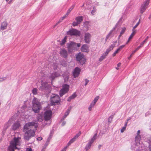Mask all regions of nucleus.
I'll use <instances>...</instances> for the list:
<instances>
[{
    "mask_svg": "<svg viewBox=\"0 0 151 151\" xmlns=\"http://www.w3.org/2000/svg\"><path fill=\"white\" fill-rule=\"evenodd\" d=\"M34 126L35 129L37 127V124L34 122H29L26 123L24 126L23 131L25 133L24 139L28 141L31 137L35 136V132L34 129H31Z\"/></svg>",
    "mask_w": 151,
    "mask_h": 151,
    "instance_id": "f257e3e1",
    "label": "nucleus"
},
{
    "mask_svg": "<svg viewBox=\"0 0 151 151\" xmlns=\"http://www.w3.org/2000/svg\"><path fill=\"white\" fill-rule=\"evenodd\" d=\"M20 137H14L10 142V145L8 148V151H14V150L16 149L19 150L18 146L20 145Z\"/></svg>",
    "mask_w": 151,
    "mask_h": 151,
    "instance_id": "f03ea898",
    "label": "nucleus"
},
{
    "mask_svg": "<svg viewBox=\"0 0 151 151\" xmlns=\"http://www.w3.org/2000/svg\"><path fill=\"white\" fill-rule=\"evenodd\" d=\"M150 0H146L142 4L140 8V12L142 14L147 8L150 3Z\"/></svg>",
    "mask_w": 151,
    "mask_h": 151,
    "instance_id": "7ed1b4c3",
    "label": "nucleus"
},
{
    "mask_svg": "<svg viewBox=\"0 0 151 151\" xmlns=\"http://www.w3.org/2000/svg\"><path fill=\"white\" fill-rule=\"evenodd\" d=\"M77 61L79 62L80 64L83 65L86 62V59L85 57L83 54L79 53L77 55L76 57Z\"/></svg>",
    "mask_w": 151,
    "mask_h": 151,
    "instance_id": "20e7f679",
    "label": "nucleus"
},
{
    "mask_svg": "<svg viewBox=\"0 0 151 151\" xmlns=\"http://www.w3.org/2000/svg\"><path fill=\"white\" fill-rule=\"evenodd\" d=\"M69 86L68 85L65 84L63 86L62 89L59 91V94L60 96H63L69 91Z\"/></svg>",
    "mask_w": 151,
    "mask_h": 151,
    "instance_id": "39448f33",
    "label": "nucleus"
},
{
    "mask_svg": "<svg viewBox=\"0 0 151 151\" xmlns=\"http://www.w3.org/2000/svg\"><path fill=\"white\" fill-rule=\"evenodd\" d=\"M51 102L53 104L55 103H57L60 100V98L59 96L55 94H53L51 97Z\"/></svg>",
    "mask_w": 151,
    "mask_h": 151,
    "instance_id": "423d86ee",
    "label": "nucleus"
},
{
    "mask_svg": "<svg viewBox=\"0 0 151 151\" xmlns=\"http://www.w3.org/2000/svg\"><path fill=\"white\" fill-rule=\"evenodd\" d=\"M67 34L71 36H79L80 34V32L75 29H72L67 32Z\"/></svg>",
    "mask_w": 151,
    "mask_h": 151,
    "instance_id": "0eeeda50",
    "label": "nucleus"
},
{
    "mask_svg": "<svg viewBox=\"0 0 151 151\" xmlns=\"http://www.w3.org/2000/svg\"><path fill=\"white\" fill-rule=\"evenodd\" d=\"M52 112L50 110L46 111L44 113V119L46 121L50 120L52 117Z\"/></svg>",
    "mask_w": 151,
    "mask_h": 151,
    "instance_id": "6e6552de",
    "label": "nucleus"
},
{
    "mask_svg": "<svg viewBox=\"0 0 151 151\" xmlns=\"http://www.w3.org/2000/svg\"><path fill=\"white\" fill-rule=\"evenodd\" d=\"M50 86L47 82H44L42 83L41 86L40 87V89L41 90H50Z\"/></svg>",
    "mask_w": 151,
    "mask_h": 151,
    "instance_id": "1a4fd4ad",
    "label": "nucleus"
},
{
    "mask_svg": "<svg viewBox=\"0 0 151 151\" xmlns=\"http://www.w3.org/2000/svg\"><path fill=\"white\" fill-rule=\"evenodd\" d=\"M76 46V43L75 42H72L68 44V51L69 52H71L74 49Z\"/></svg>",
    "mask_w": 151,
    "mask_h": 151,
    "instance_id": "9d476101",
    "label": "nucleus"
},
{
    "mask_svg": "<svg viewBox=\"0 0 151 151\" xmlns=\"http://www.w3.org/2000/svg\"><path fill=\"white\" fill-rule=\"evenodd\" d=\"M80 131L73 138L71 139L67 144L68 146L70 145L81 134Z\"/></svg>",
    "mask_w": 151,
    "mask_h": 151,
    "instance_id": "9b49d317",
    "label": "nucleus"
},
{
    "mask_svg": "<svg viewBox=\"0 0 151 151\" xmlns=\"http://www.w3.org/2000/svg\"><path fill=\"white\" fill-rule=\"evenodd\" d=\"M60 54L61 56L64 58L67 57L68 55L67 51L65 49H61L60 51Z\"/></svg>",
    "mask_w": 151,
    "mask_h": 151,
    "instance_id": "f8f14e48",
    "label": "nucleus"
},
{
    "mask_svg": "<svg viewBox=\"0 0 151 151\" xmlns=\"http://www.w3.org/2000/svg\"><path fill=\"white\" fill-rule=\"evenodd\" d=\"M91 35L89 33H85L84 36V40L85 42L88 43L90 41V39L91 37Z\"/></svg>",
    "mask_w": 151,
    "mask_h": 151,
    "instance_id": "ddd939ff",
    "label": "nucleus"
},
{
    "mask_svg": "<svg viewBox=\"0 0 151 151\" xmlns=\"http://www.w3.org/2000/svg\"><path fill=\"white\" fill-rule=\"evenodd\" d=\"M81 71V69L78 67H76L73 72V76L75 78L78 77Z\"/></svg>",
    "mask_w": 151,
    "mask_h": 151,
    "instance_id": "4468645a",
    "label": "nucleus"
},
{
    "mask_svg": "<svg viewBox=\"0 0 151 151\" xmlns=\"http://www.w3.org/2000/svg\"><path fill=\"white\" fill-rule=\"evenodd\" d=\"M41 108V105H36L34 106L32 105V109L35 113L38 112Z\"/></svg>",
    "mask_w": 151,
    "mask_h": 151,
    "instance_id": "2eb2a0df",
    "label": "nucleus"
},
{
    "mask_svg": "<svg viewBox=\"0 0 151 151\" xmlns=\"http://www.w3.org/2000/svg\"><path fill=\"white\" fill-rule=\"evenodd\" d=\"M32 104L34 105V106L36 105H41L40 101L37 98H34L32 101Z\"/></svg>",
    "mask_w": 151,
    "mask_h": 151,
    "instance_id": "dca6fc26",
    "label": "nucleus"
},
{
    "mask_svg": "<svg viewBox=\"0 0 151 151\" xmlns=\"http://www.w3.org/2000/svg\"><path fill=\"white\" fill-rule=\"evenodd\" d=\"M60 74L57 73H52L49 76V78L52 81L55 77L60 76Z\"/></svg>",
    "mask_w": 151,
    "mask_h": 151,
    "instance_id": "f3484780",
    "label": "nucleus"
},
{
    "mask_svg": "<svg viewBox=\"0 0 151 151\" xmlns=\"http://www.w3.org/2000/svg\"><path fill=\"white\" fill-rule=\"evenodd\" d=\"M109 52V50H106V52L102 55L99 58V61L101 62L106 57Z\"/></svg>",
    "mask_w": 151,
    "mask_h": 151,
    "instance_id": "a211bd4d",
    "label": "nucleus"
},
{
    "mask_svg": "<svg viewBox=\"0 0 151 151\" xmlns=\"http://www.w3.org/2000/svg\"><path fill=\"white\" fill-rule=\"evenodd\" d=\"M20 125L19 122H17L15 123L13 125L12 128L14 130H16L18 129L20 126Z\"/></svg>",
    "mask_w": 151,
    "mask_h": 151,
    "instance_id": "6ab92c4d",
    "label": "nucleus"
},
{
    "mask_svg": "<svg viewBox=\"0 0 151 151\" xmlns=\"http://www.w3.org/2000/svg\"><path fill=\"white\" fill-rule=\"evenodd\" d=\"M8 24L6 21H5L2 22L1 23V28L2 30H4L6 29L7 27Z\"/></svg>",
    "mask_w": 151,
    "mask_h": 151,
    "instance_id": "aec40b11",
    "label": "nucleus"
},
{
    "mask_svg": "<svg viewBox=\"0 0 151 151\" xmlns=\"http://www.w3.org/2000/svg\"><path fill=\"white\" fill-rule=\"evenodd\" d=\"M81 50L84 52H88V45H84L81 48Z\"/></svg>",
    "mask_w": 151,
    "mask_h": 151,
    "instance_id": "412c9836",
    "label": "nucleus"
},
{
    "mask_svg": "<svg viewBox=\"0 0 151 151\" xmlns=\"http://www.w3.org/2000/svg\"><path fill=\"white\" fill-rule=\"evenodd\" d=\"M117 43V41H116L112 42V44L109 47V48L107 49L106 50H109V52L111 50H112L115 47Z\"/></svg>",
    "mask_w": 151,
    "mask_h": 151,
    "instance_id": "4be33fe9",
    "label": "nucleus"
},
{
    "mask_svg": "<svg viewBox=\"0 0 151 151\" xmlns=\"http://www.w3.org/2000/svg\"><path fill=\"white\" fill-rule=\"evenodd\" d=\"M141 139V137L140 135H137L135 137V140L137 142L136 144L137 146L140 144L139 141Z\"/></svg>",
    "mask_w": 151,
    "mask_h": 151,
    "instance_id": "5701e85b",
    "label": "nucleus"
},
{
    "mask_svg": "<svg viewBox=\"0 0 151 151\" xmlns=\"http://www.w3.org/2000/svg\"><path fill=\"white\" fill-rule=\"evenodd\" d=\"M76 20L80 24L83 19V17L82 16H79L76 18Z\"/></svg>",
    "mask_w": 151,
    "mask_h": 151,
    "instance_id": "b1692460",
    "label": "nucleus"
},
{
    "mask_svg": "<svg viewBox=\"0 0 151 151\" xmlns=\"http://www.w3.org/2000/svg\"><path fill=\"white\" fill-rule=\"evenodd\" d=\"M132 33L131 34L129 37L128 38V40H127V42L126 43V44H127L129 43V42L130 40L132 39V37H133L134 36V35H135V33H136V32L134 31H132Z\"/></svg>",
    "mask_w": 151,
    "mask_h": 151,
    "instance_id": "393cba45",
    "label": "nucleus"
},
{
    "mask_svg": "<svg viewBox=\"0 0 151 151\" xmlns=\"http://www.w3.org/2000/svg\"><path fill=\"white\" fill-rule=\"evenodd\" d=\"M76 96L77 95L76 93H74L72 95L68 98V101H70L72 99H74Z\"/></svg>",
    "mask_w": 151,
    "mask_h": 151,
    "instance_id": "a878e982",
    "label": "nucleus"
},
{
    "mask_svg": "<svg viewBox=\"0 0 151 151\" xmlns=\"http://www.w3.org/2000/svg\"><path fill=\"white\" fill-rule=\"evenodd\" d=\"M43 116L40 114H38L37 117V119L39 122H42L43 120Z\"/></svg>",
    "mask_w": 151,
    "mask_h": 151,
    "instance_id": "bb28decb",
    "label": "nucleus"
},
{
    "mask_svg": "<svg viewBox=\"0 0 151 151\" xmlns=\"http://www.w3.org/2000/svg\"><path fill=\"white\" fill-rule=\"evenodd\" d=\"M140 22V19L139 21V22L136 24L133 27L132 31H134L136 32V30L135 29L138 26Z\"/></svg>",
    "mask_w": 151,
    "mask_h": 151,
    "instance_id": "cd10ccee",
    "label": "nucleus"
},
{
    "mask_svg": "<svg viewBox=\"0 0 151 151\" xmlns=\"http://www.w3.org/2000/svg\"><path fill=\"white\" fill-rule=\"evenodd\" d=\"M92 144V143L90 142H89L88 143V144L85 147V149L86 151L88 150V149L90 148Z\"/></svg>",
    "mask_w": 151,
    "mask_h": 151,
    "instance_id": "c85d7f7f",
    "label": "nucleus"
},
{
    "mask_svg": "<svg viewBox=\"0 0 151 151\" xmlns=\"http://www.w3.org/2000/svg\"><path fill=\"white\" fill-rule=\"evenodd\" d=\"M74 7V5H73L71 6L68 10L67 13H66V15H68L70 13L71 10L73 9Z\"/></svg>",
    "mask_w": 151,
    "mask_h": 151,
    "instance_id": "c756f323",
    "label": "nucleus"
},
{
    "mask_svg": "<svg viewBox=\"0 0 151 151\" xmlns=\"http://www.w3.org/2000/svg\"><path fill=\"white\" fill-rule=\"evenodd\" d=\"M95 104L92 102L90 104L88 110L89 111H91L92 109V108L95 105Z\"/></svg>",
    "mask_w": 151,
    "mask_h": 151,
    "instance_id": "7c9ffc66",
    "label": "nucleus"
},
{
    "mask_svg": "<svg viewBox=\"0 0 151 151\" xmlns=\"http://www.w3.org/2000/svg\"><path fill=\"white\" fill-rule=\"evenodd\" d=\"M96 136L97 134H96L89 142L92 143L96 139Z\"/></svg>",
    "mask_w": 151,
    "mask_h": 151,
    "instance_id": "2f4dec72",
    "label": "nucleus"
},
{
    "mask_svg": "<svg viewBox=\"0 0 151 151\" xmlns=\"http://www.w3.org/2000/svg\"><path fill=\"white\" fill-rule=\"evenodd\" d=\"M112 33V32L110 31L109 33L108 34V35L106 36V38H105V43L106 42L107 40L109 39V37H110Z\"/></svg>",
    "mask_w": 151,
    "mask_h": 151,
    "instance_id": "473e14b6",
    "label": "nucleus"
},
{
    "mask_svg": "<svg viewBox=\"0 0 151 151\" xmlns=\"http://www.w3.org/2000/svg\"><path fill=\"white\" fill-rule=\"evenodd\" d=\"M67 37L66 36H65L64 39L62 40L61 43H60V45H64L66 42V40L67 39Z\"/></svg>",
    "mask_w": 151,
    "mask_h": 151,
    "instance_id": "72a5a7b5",
    "label": "nucleus"
},
{
    "mask_svg": "<svg viewBox=\"0 0 151 151\" xmlns=\"http://www.w3.org/2000/svg\"><path fill=\"white\" fill-rule=\"evenodd\" d=\"M37 89L36 88H34L32 90V93L34 95H36L37 94Z\"/></svg>",
    "mask_w": 151,
    "mask_h": 151,
    "instance_id": "f704fd0d",
    "label": "nucleus"
},
{
    "mask_svg": "<svg viewBox=\"0 0 151 151\" xmlns=\"http://www.w3.org/2000/svg\"><path fill=\"white\" fill-rule=\"evenodd\" d=\"M68 16V15H66V14H65V16H63L59 20V21L58 22V23L56 24H57L60 22H61L66 17Z\"/></svg>",
    "mask_w": 151,
    "mask_h": 151,
    "instance_id": "c9c22d12",
    "label": "nucleus"
},
{
    "mask_svg": "<svg viewBox=\"0 0 151 151\" xmlns=\"http://www.w3.org/2000/svg\"><path fill=\"white\" fill-rule=\"evenodd\" d=\"M113 118V115H111L109 117V118L108 119V122L110 124Z\"/></svg>",
    "mask_w": 151,
    "mask_h": 151,
    "instance_id": "e433bc0d",
    "label": "nucleus"
},
{
    "mask_svg": "<svg viewBox=\"0 0 151 151\" xmlns=\"http://www.w3.org/2000/svg\"><path fill=\"white\" fill-rule=\"evenodd\" d=\"M71 108H70V109H68V110L67 111H66V112L65 113V115L64 116L65 118L69 114L70 112V110H71Z\"/></svg>",
    "mask_w": 151,
    "mask_h": 151,
    "instance_id": "4c0bfd02",
    "label": "nucleus"
},
{
    "mask_svg": "<svg viewBox=\"0 0 151 151\" xmlns=\"http://www.w3.org/2000/svg\"><path fill=\"white\" fill-rule=\"evenodd\" d=\"M99 99V96H98L96 97V98L94 99L93 101V102L94 103L96 104V102L98 101V100Z\"/></svg>",
    "mask_w": 151,
    "mask_h": 151,
    "instance_id": "58836bf2",
    "label": "nucleus"
},
{
    "mask_svg": "<svg viewBox=\"0 0 151 151\" xmlns=\"http://www.w3.org/2000/svg\"><path fill=\"white\" fill-rule=\"evenodd\" d=\"M99 99V96H98L96 97V98L94 99L93 101V102L94 103L96 104V102L98 101V100Z\"/></svg>",
    "mask_w": 151,
    "mask_h": 151,
    "instance_id": "ea45409f",
    "label": "nucleus"
},
{
    "mask_svg": "<svg viewBox=\"0 0 151 151\" xmlns=\"http://www.w3.org/2000/svg\"><path fill=\"white\" fill-rule=\"evenodd\" d=\"M63 77L65 81H68V75H66L65 76L64 75Z\"/></svg>",
    "mask_w": 151,
    "mask_h": 151,
    "instance_id": "a19ab883",
    "label": "nucleus"
},
{
    "mask_svg": "<svg viewBox=\"0 0 151 151\" xmlns=\"http://www.w3.org/2000/svg\"><path fill=\"white\" fill-rule=\"evenodd\" d=\"M126 28L125 27L123 28L122 29V31H121V32H120V34H122V35L124 33V32L126 30Z\"/></svg>",
    "mask_w": 151,
    "mask_h": 151,
    "instance_id": "79ce46f5",
    "label": "nucleus"
},
{
    "mask_svg": "<svg viewBox=\"0 0 151 151\" xmlns=\"http://www.w3.org/2000/svg\"><path fill=\"white\" fill-rule=\"evenodd\" d=\"M148 38H149V37L148 36H147L146 37L145 39V40L141 43V45H143L144 43L145 42H146L147 40L148 39Z\"/></svg>",
    "mask_w": 151,
    "mask_h": 151,
    "instance_id": "37998d69",
    "label": "nucleus"
},
{
    "mask_svg": "<svg viewBox=\"0 0 151 151\" xmlns=\"http://www.w3.org/2000/svg\"><path fill=\"white\" fill-rule=\"evenodd\" d=\"M125 46V45H123L120 46L117 49L119 51Z\"/></svg>",
    "mask_w": 151,
    "mask_h": 151,
    "instance_id": "c03bdc74",
    "label": "nucleus"
},
{
    "mask_svg": "<svg viewBox=\"0 0 151 151\" xmlns=\"http://www.w3.org/2000/svg\"><path fill=\"white\" fill-rule=\"evenodd\" d=\"M137 50H136V49L134 50L132 52V54L130 55V56L128 58V59H130V58H131L132 57V55Z\"/></svg>",
    "mask_w": 151,
    "mask_h": 151,
    "instance_id": "a18cd8bd",
    "label": "nucleus"
},
{
    "mask_svg": "<svg viewBox=\"0 0 151 151\" xmlns=\"http://www.w3.org/2000/svg\"><path fill=\"white\" fill-rule=\"evenodd\" d=\"M78 24H79V23L77 22H73L72 23V25L73 26H77Z\"/></svg>",
    "mask_w": 151,
    "mask_h": 151,
    "instance_id": "49530a36",
    "label": "nucleus"
},
{
    "mask_svg": "<svg viewBox=\"0 0 151 151\" xmlns=\"http://www.w3.org/2000/svg\"><path fill=\"white\" fill-rule=\"evenodd\" d=\"M119 52V51L117 49L113 54L112 56H114L116 55V54L117 53Z\"/></svg>",
    "mask_w": 151,
    "mask_h": 151,
    "instance_id": "de8ad7c7",
    "label": "nucleus"
},
{
    "mask_svg": "<svg viewBox=\"0 0 151 151\" xmlns=\"http://www.w3.org/2000/svg\"><path fill=\"white\" fill-rule=\"evenodd\" d=\"M126 127H124L121 130V132L122 133L125 130Z\"/></svg>",
    "mask_w": 151,
    "mask_h": 151,
    "instance_id": "09e8293b",
    "label": "nucleus"
},
{
    "mask_svg": "<svg viewBox=\"0 0 151 151\" xmlns=\"http://www.w3.org/2000/svg\"><path fill=\"white\" fill-rule=\"evenodd\" d=\"M32 149L31 147H28L27 148L26 151H32Z\"/></svg>",
    "mask_w": 151,
    "mask_h": 151,
    "instance_id": "8fccbe9b",
    "label": "nucleus"
},
{
    "mask_svg": "<svg viewBox=\"0 0 151 151\" xmlns=\"http://www.w3.org/2000/svg\"><path fill=\"white\" fill-rule=\"evenodd\" d=\"M85 86H86L87 83H88L89 81L87 79H85Z\"/></svg>",
    "mask_w": 151,
    "mask_h": 151,
    "instance_id": "3c124183",
    "label": "nucleus"
},
{
    "mask_svg": "<svg viewBox=\"0 0 151 151\" xmlns=\"http://www.w3.org/2000/svg\"><path fill=\"white\" fill-rule=\"evenodd\" d=\"M68 146L64 147V148L63 149L61 150V151H66V150L67 149V148L68 147Z\"/></svg>",
    "mask_w": 151,
    "mask_h": 151,
    "instance_id": "603ef678",
    "label": "nucleus"
},
{
    "mask_svg": "<svg viewBox=\"0 0 151 151\" xmlns=\"http://www.w3.org/2000/svg\"><path fill=\"white\" fill-rule=\"evenodd\" d=\"M68 146L64 147V148L63 149L61 150V151H66V150L67 149V148L68 147Z\"/></svg>",
    "mask_w": 151,
    "mask_h": 151,
    "instance_id": "864d4df0",
    "label": "nucleus"
},
{
    "mask_svg": "<svg viewBox=\"0 0 151 151\" xmlns=\"http://www.w3.org/2000/svg\"><path fill=\"white\" fill-rule=\"evenodd\" d=\"M68 146L64 147V148L63 149L61 150V151H66V150L67 149V148L68 147Z\"/></svg>",
    "mask_w": 151,
    "mask_h": 151,
    "instance_id": "5fc2aeb1",
    "label": "nucleus"
},
{
    "mask_svg": "<svg viewBox=\"0 0 151 151\" xmlns=\"http://www.w3.org/2000/svg\"><path fill=\"white\" fill-rule=\"evenodd\" d=\"M143 45H141V44H140V46H138L137 48H136V50H138L140 47H142Z\"/></svg>",
    "mask_w": 151,
    "mask_h": 151,
    "instance_id": "6e6d98bb",
    "label": "nucleus"
},
{
    "mask_svg": "<svg viewBox=\"0 0 151 151\" xmlns=\"http://www.w3.org/2000/svg\"><path fill=\"white\" fill-rule=\"evenodd\" d=\"M42 138L41 137H38L37 138V140H40V141L42 140Z\"/></svg>",
    "mask_w": 151,
    "mask_h": 151,
    "instance_id": "4d7b16f0",
    "label": "nucleus"
},
{
    "mask_svg": "<svg viewBox=\"0 0 151 151\" xmlns=\"http://www.w3.org/2000/svg\"><path fill=\"white\" fill-rule=\"evenodd\" d=\"M95 12H96V10H93L91 12V13L93 15Z\"/></svg>",
    "mask_w": 151,
    "mask_h": 151,
    "instance_id": "13d9d810",
    "label": "nucleus"
},
{
    "mask_svg": "<svg viewBox=\"0 0 151 151\" xmlns=\"http://www.w3.org/2000/svg\"><path fill=\"white\" fill-rule=\"evenodd\" d=\"M66 124V122H63L62 124V126H64Z\"/></svg>",
    "mask_w": 151,
    "mask_h": 151,
    "instance_id": "bf43d9fd",
    "label": "nucleus"
},
{
    "mask_svg": "<svg viewBox=\"0 0 151 151\" xmlns=\"http://www.w3.org/2000/svg\"><path fill=\"white\" fill-rule=\"evenodd\" d=\"M121 63H118V64H117V67H120V66L121 65Z\"/></svg>",
    "mask_w": 151,
    "mask_h": 151,
    "instance_id": "052dcab7",
    "label": "nucleus"
},
{
    "mask_svg": "<svg viewBox=\"0 0 151 151\" xmlns=\"http://www.w3.org/2000/svg\"><path fill=\"white\" fill-rule=\"evenodd\" d=\"M122 35V34H120V35H119L118 37V40H119L120 39V37Z\"/></svg>",
    "mask_w": 151,
    "mask_h": 151,
    "instance_id": "680f3d73",
    "label": "nucleus"
},
{
    "mask_svg": "<svg viewBox=\"0 0 151 151\" xmlns=\"http://www.w3.org/2000/svg\"><path fill=\"white\" fill-rule=\"evenodd\" d=\"M140 133V130H138L137 132V135H139V134Z\"/></svg>",
    "mask_w": 151,
    "mask_h": 151,
    "instance_id": "e2e57ef3",
    "label": "nucleus"
},
{
    "mask_svg": "<svg viewBox=\"0 0 151 151\" xmlns=\"http://www.w3.org/2000/svg\"><path fill=\"white\" fill-rule=\"evenodd\" d=\"M77 46L78 47H80L81 46V44L80 43H78L77 44Z\"/></svg>",
    "mask_w": 151,
    "mask_h": 151,
    "instance_id": "0e129e2a",
    "label": "nucleus"
},
{
    "mask_svg": "<svg viewBox=\"0 0 151 151\" xmlns=\"http://www.w3.org/2000/svg\"><path fill=\"white\" fill-rule=\"evenodd\" d=\"M149 147L150 151H151V144L149 146Z\"/></svg>",
    "mask_w": 151,
    "mask_h": 151,
    "instance_id": "69168bd1",
    "label": "nucleus"
},
{
    "mask_svg": "<svg viewBox=\"0 0 151 151\" xmlns=\"http://www.w3.org/2000/svg\"><path fill=\"white\" fill-rule=\"evenodd\" d=\"M45 148H43L42 149L41 151H45Z\"/></svg>",
    "mask_w": 151,
    "mask_h": 151,
    "instance_id": "338daca9",
    "label": "nucleus"
},
{
    "mask_svg": "<svg viewBox=\"0 0 151 151\" xmlns=\"http://www.w3.org/2000/svg\"><path fill=\"white\" fill-rule=\"evenodd\" d=\"M151 18V14L149 15L148 18L150 19Z\"/></svg>",
    "mask_w": 151,
    "mask_h": 151,
    "instance_id": "774afa93",
    "label": "nucleus"
}]
</instances>
